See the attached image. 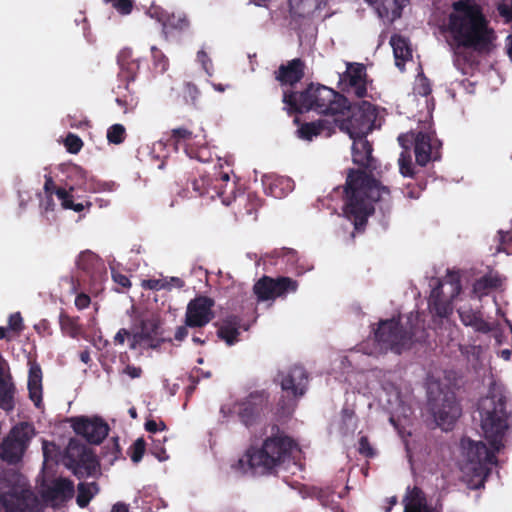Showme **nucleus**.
Here are the masks:
<instances>
[{"label": "nucleus", "mask_w": 512, "mask_h": 512, "mask_svg": "<svg viewBox=\"0 0 512 512\" xmlns=\"http://www.w3.org/2000/svg\"><path fill=\"white\" fill-rule=\"evenodd\" d=\"M349 116L340 118L336 115L334 125L346 132L352 144L353 162L366 168H374L372 148L366 140V135L372 131L377 117L375 107L368 101L362 100L348 109Z\"/></svg>", "instance_id": "obj_6"}, {"label": "nucleus", "mask_w": 512, "mask_h": 512, "mask_svg": "<svg viewBox=\"0 0 512 512\" xmlns=\"http://www.w3.org/2000/svg\"><path fill=\"white\" fill-rule=\"evenodd\" d=\"M303 77V63L300 59H293L286 66H281L276 79L282 85H293Z\"/></svg>", "instance_id": "obj_34"}, {"label": "nucleus", "mask_w": 512, "mask_h": 512, "mask_svg": "<svg viewBox=\"0 0 512 512\" xmlns=\"http://www.w3.org/2000/svg\"><path fill=\"white\" fill-rule=\"evenodd\" d=\"M193 190L211 199L218 197L223 205H230L235 197V182L227 172H219L213 178L201 177L192 183Z\"/></svg>", "instance_id": "obj_14"}, {"label": "nucleus", "mask_w": 512, "mask_h": 512, "mask_svg": "<svg viewBox=\"0 0 512 512\" xmlns=\"http://www.w3.org/2000/svg\"><path fill=\"white\" fill-rule=\"evenodd\" d=\"M112 278L115 283L121 285L122 287L127 288L130 287L131 285L129 278L126 275L119 273L117 271H112Z\"/></svg>", "instance_id": "obj_57"}, {"label": "nucleus", "mask_w": 512, "mask_h": 512, "mask_svg": "<svg viewBox=\"0 0 512 512\" xmlns=\"http://www.w3.org/2000/svg\"><path fill=\"white\" fill-rule=\"evenodd\" d=\"M98 263V257L90 251L82 252L77 260L78 267L86 272H90Z\"/></svg>", "instance_id": "obj_43"}, {"label": "nucleus", "mask_w": 512, "mask_h": 512, "mask_svg": "<svg viewBox=\"0 0 512 512\" xmlns=\"http://www.w3.org/2000/svg\"><path fill=\"white\" fill-rule=\"evenodd\" d=\"M98 486L95 482L80 483L78 486V495L76 498L77 504L80 507L88 505L90 500L98 493Z\"/></svg>", "instance_id": "obj_40"}, {"label": "nucleus", "mask_w": 512, "mask_h": 512, "mask_svg": "<svg viewBox=\"0 0 512 512\" xmlns=\"http://www.w3.org/2000/svg\"><path fill=\"white\" fill-rule=\"evenodd\" d=\"M55 183L51 176L45 175V183H44V190L47 194L52 195L55 194L56 191Z\"/></svg>", "instance_id": "obj_61"}, {"label": "nucleus", "mask_w": 512, "mask_h": 512, "mask_svg": "<svg viewBox=\"0 0 512 512\" xmlns=\"http://www.w3.org/2000/svg\"><path fill=\"white\" fill-rule=\"evenodd\" d=\"M197 61L201 64L202 68L207 73V75L212 76V74H213L212 61L203 49H201L197 52Z\"/></svg>", "instance_id": "obj_51"}, {"label": "nucleus", "mask_w": 512, "mask_h": 512, "mask_svg": "<svg viewBox=\"0 0 512 512\" xmlns=\"http://www.w3.org/2000/svg\"><path fill=\"white\" fill-rule=\"evenodd\" d=\"M359 452L366 456H371L373 454L372 448L370 447L368 440L366 437H361L359 441Z\"/></svg>", "instance_id": "obj_60"}, {"label": "nucleus", "mask_w": 512, "mask_h": 512, "mask_svg": "<svg viewBox=\"0 0 512 512\" xmlns=\"http://www.w3.org/2000/svg\"><path fill=\"white\" fill-rule=\"evenodd\" d=\"M412 138H414L415 157L419 165L425 166L439 157L441 143L433 132L419 131L415 136L414 134H402L398 137V141L403 148H408V143Z\"/></svg>", "instance_id": "obj_16"}, {"label": "nucleus", "mask_w": 512, "mask_h": 512, "mask_svg": "<svg viewBox=\"0 0 512 512\" xmlns=\"http://www.w3.org/2000/svg\"><path fill=\"white\" fill-rule=\"evenodd\" d=\"M147 14L162 25L166 37L173 31H184L190 25L184 12L169 13L163 8L153 5L148 9Z\"/></svg>", "instance_id": "obj_22"}, {"label": "nucleus", "mask_w": 512, "mask_h": 512, "mask_svg": "<svg viewBox=\"0 0 512 512\" xmlns=\"http://www.w3.org/2000/svg\"><path fill=\"white\" fill-rule=\"evenodd\" d=\"M125 340L129 342L131 350L143 351L146 349H156L160 345L159 323L156 318H147L141 320L139 325H134L131 330L120 329L114 336L116 345H123Z\"/></svg>", "instance_id": "obj_11"}, {"label": "nucleus", "mask_w": 512, "mask_h": 512, "mask_svg": "<svg viewBox=\"0 0 512 512\" xmlns=\"http://www.w3.org/2000/svg\"><path fill=\"white\" fill-rule=\"evenodd\" d=\"M28 372V391L29 398L37 408L42 407V370L40 365L32 360H29Z\"/></svg>", "instance_id": "obj_29"}, {"label": "nucleus", "mask_w": 512, "mask_h": 512, "mask_svg": "<svg viewBox=\"0 0 512 512\" xmlns=\"http://www.w3.org/2000/svg\"><path fill=\"white\" fill-rule=\"evenodd\" d=\"M393 379L394 376L391 373L373 370L351 372L345 380L353 392L362 395L369 401H377L390 412V422L398 430L403 439L407 456L411 459L417 446L414 439L406 438L405 432L402 430L404 426L401 424L402 419L407 420L410 416L411 407L407 399L401 395Z\"/></svg>", "instance_id": "obj_2"}, {"label": "nucleus", "mask_w": 512, "mask_h": 512, "mask_svg": "<svg viewBox=\"0 0 512 512\" xmlns=\"http://www.w3.org/2000/svg\"><path fill=\"white\" fill-rule=\"evenodd\" d=\"M152 66L156 73L163 74L169 68V60L167 56L156 46L151 47Z\"/></svg>", "instance_id": "obj_41"}, {"label": "nucleus", "mask_w": 512, "mask_h": 512, "mask_svg": "<svg viewBox=\"0 0 512 512\" xmlns=\"http://www.w3.org/2000/svg\"><path fill=\"white\" fill-rule=\"evenodd\" d=\"M461 351L475 369L484 366L487 362L486 348L480 345L463 346Z\"/></svg>", "instance_id": "obj_39"}, {"label": "nucleus", "mask_w": 512, "mask_h": 512, "mask_svg": "<svg viewBox=\"0 0 512 512\" xmlns=\"http://www.w3.org/2000/svg\"><path fill=\"white\" fill-rule=\"evenodd\" d=\"M498 11L501 16L505 17L507 20H512V0L511 3H501L498 6Z\"/></svg>", "instance_id": "obj_59"}, {"label": "nucleus", "mask_w": 512, "mask_h": 512, "mask_svg": "<svg viewBox=\"0 0 512 512\" xmlns=\"http://www.w3.org/2000/svg\"><path fill=\"white\" fill-rule=\"evenodd\" d=\"M241 329L246 330L241 326L240 319L236 316H229L222 321L218 329V336L231 346L239 341Z\"/></svg>", "instance_id": "obj_33"}, {"label": "nucleus", "mask_w": 512, "mask_h": 512, "mask_svg": "<svg viewBox=\"0 0 512 512\" xmlns=\"http://www.w3.org/2000/svg\"><path fill=\"white\" fill-rule=\"evenodd\" d=\"M123 374L127 375L131 379L140 378L142 375V369L138 366L127 365L123 371Z\"/></svg>", "instance_id": "obj_55"}, {"label": "nucleus", "mask_w": 512, "mask_h": 512, "mask_svg": "<svg viewBox=\"0 0 512 512\" xmlns=\"http://www.w3.org/2000/svg\"><path fill=\"white\" fill-rule=\"evenodd\" d=\"M144 452H145V442L143 439L139 438L132 445L131 460L134 463H138L142 459Z\"/></svg>", "instance_id": "obj_48"}, {"label": "nucleus", "mask_w": 512, "mask_h": 512, "mask_svg": "<svg viewBox=\"0 0 512 512\" xmlns=\"http://www.w3.org/2000/svg\"><path fill=\"white\" fill-rule=\"evenodd\" d=\"M165 278L147 279L142 281V287L150 290H166Z\"/></svg>", "instance_id": "obj_53"}, {"label": "nucleus", "mask_w": 512, "mask_h": 512, "mask_svg": "<svg viewBox=\"0 0 512 512\" xmlns=\"http://www.w3.org/2000/svg\"><path fill=\"white\" fill-rule=\"evenodd\" d=\"M460 291V283L454 278L439 283L429 297L430 311L439 317H447L452 312L451 303L459 296Z\"/></svg>", "instance_id": "obj_17"}, {"label": "nucleus", "mask_w": 512, "mask_h": 512, "mask_svg": "<svg viewBox=\"0 0 512 512\" xmlns=\"http://www.w3.org/2000/svg\"><path fill=\"white\" fill-rule=\"evenodd\" d=\"M248 200L250 202V207L247 208V214H252L253 211H256L258 207L261 205V201L258 197L253 195H248Z\"/></svg>", "instance_id": "obj_62"}, {"label": "nucleus", "mask_w": 512, "mask_h": 512, "mask_svg": "<svg viewBox=\"0 0 512 512\" xmlns=\"http://www.w3.org/2000/svg\"><path fill=\"white\" fill-rule=\"evenodd\" d=\"M0 505L4 512H41L27 479L13 469L0 470Z\"/></svg>", "instance_id": "obj_9"}, {"label": "nucleus", "mask_w": 512, "mask_h": 512, "mask_svg": "<svg viewBox=\"0 0 512 512\" xmlns=\"http://www.w3.org/2000/svg\"><path fill=\"white\" fill-rule=\"evenodd\" d=\"M406 327L403 326L402 318L382 320L375 330V340L380 350H391L401 353L409 348L413 340L419 341L424 338L422 326H419V314L411 312L405 317Z\"/></svg>", "instance_id": "obj_8"}, {"label": "nucleus", "mask_w": 512, "mask_h": 512, "mask_svg": "<svg viewBox=\"0 0 512 512\" xmlns=\"http://www.w3.org/2000/svg\"><path fill=\"white\" fill-rule=\"evenodd\" d=\"M413 90L414 95H419L421 97L423 104L426 107V114L424 115L423 119L427 120L428 118L431 117L432 111L434 109V102L431 98H429V95L431 93L430 82L422 73H419L417 75Z\"/></svg>", "instance_id": "obj_37"}, {"label": "nucleus", "mask_w": 512, "mask_h": 512, "mask_svg": "<svg viewBox=\"0 0 512 512\" xmlns=\"http://www.w3.org/2000/svg\"><path fill=\"white\" fill-rule=\"evenodd\" d=\"M82 145V140L74 134H69L65 139V146L70 153H78Z\"/></svg>", "instance_id": "obj_50"}, {"label": "nucleus", "mask_w": 512, "mask_h": 512, "mask_svg": "<svg viewBox=\"0 0 512 512\" xmlns=\"http://www.w3.org/2000/svg\"><path fill=\"white\" fill-rule=\"evenodd\" d=\"M400 172L405 177H410L413 174L412 165L409 159H407L402 153L399 158Z\"/></svg>", "instance_id": "obj_54"}, {"label": "nucleus", "mask_w": 512, "mask_h": 512, "mask_svg": "<svg viewBox=\"0 0 512 512\" xmlns=\"http://www.w3.org/2000/svg\"><path fill=\"white\" fill-rule=\"evenodd\" d=\"M145 428L147 431L151 433H156L158 431L165 430L166 426L163 422H156L155 420H148L145 424Z\"/></svg>", "instance_id": "obj_58"}, {"label": "nucleus", "mask_w": 512, "mask_h": 512, "mask_svg": "<svg viewBox=\"0 0 512 512\" xmlns=\"http://www.w3.org/2000/svg\"><path fill=\"white\" fill-rule=\"evenodd\" d=\"M404 512H441L438 505L430 506L423 491L417 487L408 490L404 499Z\"/></svg>", "instance_id": "obj_28"}, {"label": "nucleus", "mask_w": 512, "mask_h": 512, "mask_svg": "<svg viewBox=\"0 0 512 512\" xmlns=\"http://www.w3.org/2000/svg\"><path fill=\"white\" fill-rule=\"evenodd\" d=\"M24 328L23 319L19 312H15L9 316L8 330L19 334Z\"/></svg>", "instance_id": "obj_49"}, {"label": "nucleus", "mask_w": 512, "mask_h": 512, "mask_svg": "<svg viewBox=\"0 0 512 512\" xmlns=\"http://www.w3.org/2000/svg\"><path fill=\"white\" fill-rule=\"evenodd\" d=\"M477 411L482 435L490 448L481 441L463 439L461 448L466 463L461 469L483 480L490 467L497 464L495 453L505 447L512 426V415L507 409L506 397L500 384L490 383L487 393L479 399Z\"/></svg>", "instance_id": "obj_1"}, {"label": "nucleus", "mask_w": 512, "mask_h": 512, "mask_svg": "<svg viewBox=\"0 0 512 512\" xmlns=\"http://www.w3.org/2000/svg\"><path fill=\"white\" fill-rule=\"evenodd\" d=\"M63 464L79 478L97 473L99 464L94 453L84 445L70 443Z\"/></svg>", "instance_id": "obj_15"}, {"label": "nucleus", "mask_w": 512, "mask_h": 512, "mask_svg": "<svg viewBox=\"0 0 512 512\" xmlns=\"http://www.w3.org/2000/svg\"><path fill=\"white\" fill-rule=\"evenodd\" d=\"M112 6L122 15H127L133 7V0H108Z\"/></svg>", "instance_id": "obj_52"}, {"label": "nucleus", "mask_w": 512, "mask_h": 512, "mask_svg": "<svg viewBox=\"0 0 512 512\" xmlns=\"http://www.w3.org/2000/svg\"><path fill=\"white\" fill-rule=\"evenodd\" d=\"M457 310L461 322L465 326H470L475 331L482 333H487L492 330V326L482 319L479 311L472 310L466 305L459 306Z\"/></svg>", "instance_id": "obj_32"}, {"label": "nucleus", "mask_w": 512, "mask_h": 512, "mask_svg": "<svg viewBox=\"0 0 512 512\" xmlns=\"http://www.w3.org/2000/svg\"><path fill=\"white\" fill-rule=\"evenodd\" d=\"M213 306L214 301L205 296L191 300L187 305L185 324L192 328L207 325L214 317Z\"/></svg>", "instance_id": "obj_20"}, {"label": "nucleus", "mask_w": 512, "mask_h": 512, "mask_svg": "<svg viewBox=\"0 0 512 512\" xmlns=\"http://www.w3.org/2000/svg\"><path fill=\"white\" fill-rule=\"evenodd\" d=\"M290 15L297 18H310L326 6L327 0H288Z\"/></svg>", "instance_id": "obj_30"}, {"label": "nucleus", "mask_w": 512, "mask_h": 512, "mask_svg": "<svg viewBox=\"0 0 512 512\" xmlns=\"http://www.w3.org/2000/svg\"><path fill=\"white\" fill-rule=\"evenodd\" d=\"M267 402V395L263 391L251 392L241 401L239 418L245 426L252 425L260 416Z\"/></svg>", "instance_id": "obj_24"}, {"label": "nucleus", "mask_w": 512, "mask_h": 512, "mask_svg": "<svg viewBox=\"0 0 512 512\" xmlns=\"http://www.w3.org/2000/svg\"><path fill=\"white\" fill-rule=\"evenodd\" d=\"M331 133V122L328 120H319L317 122L307 123L297 130L298 137L307 141H311L314 137L319 135L329 137Z\"/></svg>", "instance_id": "obj_35"}, {"label": "nucleus", "mask_w": 512, "mask_h": 512, "mask_svg": "<svg viewBox=\"0 0 512 512\" xmlns=\"http://www.w3.org/2000/svg\"><path fill=\"white\" fill-rule=\"evenodd\" d=\"M407 4L408 0H370V5L378 16L387 22H393L400 18L402 10Z\"/></svg>", "instance_id": "obj_26"}, {"label": "nucleus", "mask_w": 512, "mask_h": 512, "mask_svg": "<svg viewBox=\"0 0 512 512\" xmlns=\"http://www.w3.org/2000/svg\"><path fill=\"white\" fill-rule=\"evenodd\" d=\"M60 326L62 331L72 338L78 337L81 333V329L78 325L77 319L69 317L67 315L60 316Z\"/></svg>", "instance_id": "obj_42"}, {"label": "nucleus", "mask_w": 512, "mask_h": 512, "mask_svg": "<svg viewBox=\"0 0 512 512\" xmlns=\"http://www.w3.org/2000/svg\"><path fill=\"white\" fill-rule=\"evenodd\" d=\"M125 135L126 130L122 124H114L107 130V139L109 143L120 144L124 141Z\"/></svg>", "instance_id": "obj_45"}, {"label": "nucleus", "mask_w": 512, "mask_h": 512, "mask_svg": "<svg viewBox=\"0 0 512 512\" xmlns=\"http://www.w3.org/2000/svg\"><path fill=\"white\" fill-rule=\"evenodd\" d=\"M341 80L345 84L347 93L359 98L367 95L366 70L362 64H348Z\"/></svg>", "instance_id": "obj_25"}, {"label": "nucleus", "mask_w": 512, "mask_h": 512, "mask_svg": "<svg viewBox=\"0 0 512 512\" xmlns=\"http://www.w3.org/2000/svg\"><path fill=\"white\" fill-rule=\"evenodd\" d=\"M447 43L453 49L469 48L483 51L494 39V32L481 6L475 0H457L440 26Z\"/></svg>", "instance_id": "obj_3"}, {"label": "nucleus", "mask_w": 512, "mask_h": 512, "mask_svg": "<svg viewBox=\"0 0 512 512\" xmlns=\"http://www.w3.org/2000/svg\"><path fill=\"white\" fill-rule=\"evenodd\" d=\"M74 431L90 443L99 444L108 434V425L99 417H76L72 419Z\"/></svg>", "instance_id": "obj_21"}, {"label": "nucleus", "mask_w": 512, "mask_h": 512, "mask_svg": "<svg viewBox=\"0 0 512 512\" xmlns=\"http://www.w3.org/2000/svg\"><path fill=\"white\" fill-rule=\"evenodd\" d=\"M390 44L393 49L396 66L404 69L405 62L411 60L412 50L408 40L402 36L394 35L391 37Z\"/></svg>", "instance_id": "obj_36"}, {"label": "nucleus", "mask_w": 512, "mask_h": 512, "mask_svg": "<svg viewBox=\"0 0 512 512\" xmlns=\"http://www.w3.org/2000/svg\"><path fill=\"white\" fill-rule=\"evenodd\" d=\"M430 410L437 426L448 431L461 415V408L453 394L429 399Z\"/></svg>", "instance_id": "obj_18"}, {"label": "nucleus", "mask_w": 512, "mask_h": 512, "mask_svg": "<svg viewBox=\"0 0 512 512\" xmlns=\"http://www.w3.org/2000/svg\"><path fill=\"white\" fill-rule=\"evenodd\" d=\"M241 407V402H237L236 400L229 399L225 403L222 404L220 408V414L223 419L229 420L230 417L237 414L239 416V410Z\"/></svg>", "instance_id": "obj_46"}, {"label": "nucleus", "mask_w": 512, "mask_h": 512, "mask_svg": "<svg viewBox=\"0 0 512 512\" xmlns=\"http://www.w3.org/2000/svg\"><path fill=\"white\" fill-rule=\"evenodd\" d=\"M165 278V286L166 290H171L173 288H182L184 286V281L179 277H164Z\"/></svg>", "instance_id": "obj_56"}, {"label": "nucleus", "mask_w": 512, "mask_h": 512, "mask_svg": "<svg viewBox=\"0 0 512 512\" xmlns=\"http://www.w3.org/2000/svg\"><path fill=\"white\" fill-rule=\"evenodd\" d=\"M33 436L31 424L23 422L14 426L0 445V458L10 464L18 463Z\"/></svg>", "instance_id": "obj_13"}, {"label": "nucleus", "mask_w": 512, "mask_h": 512, "mask_svg": "<svg viewBox=\"0 0 512 512\" xmlns=\"http://www.w3.org/2000/svg\"><path fill=\"white\" fill-rule=\"evenodd\" d=\"M301 449L293 439L277 434L267 438L260 447H251L232 464L238 474L263 475L279 468L297 465Z\"/></svg>", "instance_id": "obj_4"}, {"label": "nucleus", "mask_w": 512, "mask_h": 512, "mask_svg": "<svg viewBox=\"0 0 512 512\" xmlns=\"http://www.w3.org/2000/svg\"><path fill=\"white\" fill-rule=\"evenodd\" d=\"M65 174L67 180L66 187L56 189L55 191V195L61 202L62 208L73 210L77 213L89 210L92 203L89 200L75 202L74 192L76 190L88 192L93 175L75 164L68 165L65 168Z\"/></svg>", "instance_id": "obj_10"}, {"label": "nucleus", "mask_w": 512, "mask_h": 512, "mask_svg": "<svg viewBox=\"0 0 512 512\" xmlns=\"http://www.w3.org/2000/svg\"><path fill=\"white\" fill-rule=\"evenodd\" d=\"M283 102L289 111L304 112L314 110L321 114H331L336 117L343 114L346 100L334 90L318 85H310L300 93L288 90L283 93Z\"/></svg>", "instance_id": "obj_7"}, {"label": "nucleus", "mask_w": 512, "mask_h": 512, "mask_svg": "<svg viewBox=\"0 0 512 512\" xmlns=\"http://www.w3.org/2000/svg\"><path fill=\"white\" fill-rule=\"evenodd\" d=\"M280 385L283 391L293 397L304 395L308 385V375L302 366H293L280 375Z\"/></svg>", "instance_id": "obj_23"}, {"label": "nucleus", "mask_w": 512, "mask_h": 512, "mask_svg": "<svg viewBox=\"0 0 512 512\" xmlns=\"http://www.w3.org/2000/svg\"><path fill=\"white\" fill-rule=\"evenodd\" d=\"M90 303V298L87 296V295H84V294H80L76 297L75 299V305L79 308V309H84L86 308Z\"/></svg>", "instance_id": "obj_63"}, {"label": "nucleus", "mask_w": 512, "mask_h": 512, "mask_svg": "<svg viewBox=\"0 0 512 512\" xmlns=\"http://www.w3.org/2000/svg\"><path fill=\"white\" fill-rule=\"evenodd\" d=\"M116 103L124 109V113H127L135 109L138 102L131 93L120 95V92H117Z\"/></svg>", "instance_id": "obj_47"}, {"label": "nucleus", "mask_w": 512, "mask_h": 512, "mask_svg": "<svg viewBox=\"0 0 512 512\" xmlns=\"http://www.w3.org/2000/svg\"><path fill=\"white\" fill-rule=\"evenodd\" d=\"M502 279L498 274L490 273L478 279L473 285V293L481 298L491 290L500 287Z\"/></svg>", "instance_id": "obj_38"}, {"label": "nucleus", "mask_w": 512, "mask_h": 512, "mask_svg": "<svg viewBox=\"0 0 512 512\" xmlns=\"http://www.w3.org/2000/svg\"><path fill=\"white\" fill-rule=\"evenodd\" d=\"M298 283L289 277L273 279L263 277L254 285V293L258 301H273L277 297H284L297 290Z\"/></svg>", "instance_id": "obj_19"}, {"label": "nucleus", "mask_w": 512, "mask_h": 512, "mask_svg": "<svg viewBox=\"0 0 512 512\" xmlns=\"http://www.w3.org/2000/svg\"><path fill=\"white\" fill-rule=\"evenodd\" d=\"M50 445L44 443L43 454H44V478L39 485V492L41 493L44 501L53 507H58L66 500L73 496L74 485L70 480L64 478L47 479L46 474L52 461L50 460L49 453Z\"/></svg>", "instance_id": "obj_12"}, {"label": "nucleus", "mask_w": 512, "mask_h": 512, "mask_svg": "<svg viewBox=\"0 0 512 512\" xmlns=\"http://www.w3.org/2000/svg\"><path fill=\"white\" fill-rule=\"evenodd\" d=\"M262 185L265 193L274 198L285 197L294 189V182L285 176L264 175Z\"/></svg>", "instance_id": "obj_27"}, {"label": "nucleus", "mask_w": 512, "mask_h": 512, "mask_svg": "<svg viewBox=\"0 0 512 512\" xmlns=\"http://www.w3.org/2000/svg\"><path fill=\"white\" fill-rule=\"evenodd\" d=\"M192 133L185 128H177L173 130V136L177 139H189Z\"/></svg>", "instance_id": "obj_64"}, {"label": "nucleus", "mask_w": 512, "mask_h": 512, "mask_svg": "<svg viewBox=\"0 0 512 512\" xmlns=\"http://www.w3.org/2000/svg\"><path fill=\"white\" fill-rule=\"evenodd\" d=\"M118 64L120 67V77L126 81V86L133 81L138 73L140 62L135 58L130 48H124L119 52Z\"/></svg>", "instance_id": "obj_31"}, {"label": "nucleus", "mask_w": 512, "mask_h": 512, "mask_svg": "<svg viewBox=\"0 0 512 512\" xmlns=\"http://www.w3.org/2000/svg\"><path fill=\"white\" fill-rule=\"evenodd\" d=\"M343 215L359 231L374 211V202L386 200L389 190L362 171H351L344 189Z\"/></svg>", "instance_id": "obj_5"}, {"label": "nucleus", "mask_w": 512, "mask_h": 512, "mask_svg": "<svg viewBox=\"0 0 512 512\" xmlns=\"http://www.w3.org/2000/svg\"><path fill=\"white\" fill-rule=\"evenodd\" d=\"M116 188H117V185L115 182L101 181V180L96 179L93 176L88 192H91V193L113 192L116 190Z\"/></svg>", "instance_id": "obj_44"}]
</instances>
